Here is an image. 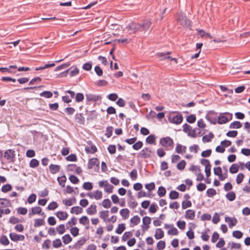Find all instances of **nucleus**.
I'll use <instances>...</instances> for the list:
<instances>
[{
    "instance_id": "nucleus-48",
    "label": "nucleus",
    "mask_w": 250,
    "mask_h": 250,
    "mask_svg": "<svg viewBox=\"0 0 250 250\" xmlns=\"http://www.w3.org/2000/svg\"><path fill=\"white\" fill-rule=\"evenodd\" d=\"M42 97H44L46 98H50L52 97L53 94L49 91H44L40 94Z\"/></svg>"
},
{
    "instance_id": "nucleus-30",
    "label": "nucleus",
    "mask_w": 250,
    "mask_h": 250,
    "mask_svg": "<svg viewBox=\"0 0 250 250\" xmlns=\"http://www.w3.org/2000/svg\"><path fill=\"white\" fill-rule=\"evenodd\" d=\"M98 115V113L96 110H93L90 111L88 116L87 117V120L88 121H92L97 118Z\"/></svg>"
},
{
    "instance_id": "nucleus-64",
    "label": "nucleus",
    "mask_w": 250,
    "mask_h": 250,
    "mask_svg": "<svg viewBox=\"0 0 250 250\" xmlns=\"http://www.w3.org/2000/svg\"><path fill=\"white\" fill-rule=\"evenodd\" d=\"M58 205L57 202L53 201L48 205L47 208L49 210H54L58 207Z\"/></svg>"
},
{
    "instance_id": "nucleus-60",
    "label": "nucleus",
    "mask_w": 250,
    "mask_h": 250,
    "mask_svg": "<svg viewBox=\"0 0 250 250\" xmlns=\"http://www.w3.org/2000/svg\"><path fill=\"white\" fill-rule=\"evenodd\" d=\"M62 245V241L59 238H57L53 241V246L55 248L60 247Z\"/></svg>"
},
{
    "instance_id": "nucleus-58",
    "label": "nucleus",
    "mask_w": 250,
    "mask_h": 250,
    "mask_svg": "<svg viewBox=\"0 0 250 250\" xmlns=\"http://www.w3.org/2000/svg\"><path fill=\"white\" fill-rule=\"evenodd\" d=\"M79 229L77 227H73L70 229V233L74 236H77L79 233Z\"/></svg>"
},
{
    "instance_id": "nucleus-37",
    "label": "nucleus",
    "mask_w": 250,
    "mask_h": 250,
    "mask_svg": "<svg viewBox=\"0 0 250 250\" xmlns=\"http://www.w3.org/2000/svg\"><path fill=\"white\" fill-rule=\"evenodd\" d=\"M45 221L43 219H36L35 220L34 226L35 227H39L40 226L44 225Z\"/></svg>"
},
{
    "instance_id": "nucleus-15",
    "label": "nucleus",
    "mask_w": 250,
    "mask_h": 250,
    "mask_svg": "<svg viewBox=\"0 0 250 250\" xmlns=\"http://www.w3.org/2000/svg\"><path fill=\"white\" fill-rule=\"evenodd\" d=\"M49 169L50 173L54 174L60 171L61 167L58 165L51 164L49 166Z\"/></svg>"
},
{
    "instance_id": "nucleus-38",
    "label": "nucleus",
    "mask_w": 250,
    "mask_h": 250,
    "mask_svg": "<svg viewBox=\"0 0 250 250\" xmlns=\"http://www.w3.org/2000/svg\"><path fill=\"white\" fill-rule=\"evenodd\" d=\"M239 166L236 164H232L229 167V172L231 173H236L239 170Z\"/></svg>"
},
{
    "instance_id": "nucleus-4",
    "label": "nucleus",
    "mask_w": 250,
    "mask_h": 250,
    "mask_svg": "<svg viewBox=\"0 0 250 250\" xmlns=\"http://www.w3.org/2000/svg\"><path fill=\"white\" fill-rule=\"evenodd\" d=\"M100 168V162L96 158H91L89 160L88 163V168H94L95 170H98Z\"/></svg>"
},
{
    "instance_id": "nucleus-7",
    "label": "nucleus",
    "mask_w": 250,
    "mask_h": 250,
    "mask_svg": "<svg viewBox=\"0 0 250 250\" xmlns=\"http://www.w3.org/2000/svg\"><path fill=\"white\" fill-rule=\"evenodd\" d=\"M141 31L146 32L152 29V22L148 20H145L140 23Z\"/></svg>"
},
{
    "instance_id": "nucleus-56",
    "label": "nucleus",
    "mask_w": 250,
    "mask_h": 250,
    "mask_svg": "<svg viewBox=\"0 0 250 250\" xmlns=\"http://www.w3.org/2000/svg\"><path fill=\"white\" fill-rule=\"evenodd\" d=\"M100 217L104 221L106 218L108 216L109 211L108 210L101 211L99 213Z\"/></svg>"
},
{
    "instance_id": "nucleus-28",
    "label": "nucleus",
    "mask_w": 250,
    "mask_h": 250,
    "mask_svg": "<svg viewBox=\"0 0 250 250\" xmlns=\"http://www.w3.org/2000/svg\"><path fill=\"white\" fill-rule=\"evenodd\" d=\"M120 213L124 219H126L129 216V210L126 208H123L120 211Z\"/></svg>"
},
{
    "instance_id": "nucleus-47",
    "label": "nucleus",
    "mask_w": 250,
    "mask_h": 250,
    "mask_svg": "<svg viewBox=\"0 0 250 250\" xmlns=\"http://www.w3.org/2000/svg\"><path fill=\"white\" fill-rule=\"evenodd\" d=\"M84 99V95L82 93H78L76 94L75 101L77 103L82 102Z\"/></svg>"
},
{
    "instance_id": "nucleus-25",
    "label": "nucleus",
    "mask_w": 250,
    "mask_h": 250,
    "mask_svg": "<svg viewBox=\"0 0 250 250\" xmlns=\"http://www.w3.org/2000/svg\"><path fill=\"white\" fill-rule=\"evenodd\" d=\"M69 69V74L71 77L77 75L79 73V69L77 67L72 66Z\"/></svg>"
},
{
    "instance_id": "nucleus-39",
    "label": "nucleus",
    "mask_w": 250,
    "mask_h": 250,
    "mask_svg": "<svg viewBox=\"0 0 250 250\" xmlns=\"http://www.w3.org/2000/svg\"><path fill=\"white\" fill-rule=\"evenodd\" d=\"M141 27L140 23L132 22L133 34L135 33L137 31H141Z\"/></svg>"
},
{
    "instance_id": "nucleus-35",
    "label": "nucleus",
    "mask_w": 250,
    "mask_h": 250,
    "mask_svg": "<svg viewBox=\"0 0 250 250\" xmlns=\"http://www.w3.org/2000/svg\"><path fill=\"white\" fill-rule=\"evenodd\" d=\"M156 138L154 135H149L146 140V142L148 144H153L155 143Z\"/></svg>"
},
{
    "instance_id": "nucleus-24",
    "label": "nucleus",
    "mask_w": 250,
    "mask_h": 250,
    "mask_svg": "<svg viewBox=\"0 0 250 250\" xmlns=\"http://www.w3.org/2000/svg\"><path fill=\"white\" fill-rule=\"evenodd\" d=\"M85 151L87 153L93 154L97 151V149L95 145H91L89 146H86L85 148Z\"/></svg>"
},
{
    "instance_id": "nucleus-6",
    "label": "nucleus",
    "mask_w": 250,
    "mask_h": 250,
    "mask_svg": "<svg viewBox=\"0 0 250 250\" xmlns=\"http://www.w3.org/2000/svg\"><path fill=\"white\" fill-rule=\"evenodd\" d=\"M86 104H89L90 102H97L101 99V97L100 95H97L93 94H86Z\"/></svg>"
},
{
    "instance_id": "nucleus-36",
    "label": "nucleus",
    "mask_w": 250,
    "mask_h": 250,
    "mask_svg": "<svg viewBox=\"0 0 250 250\" xmlns=\"http://www.w3.org/2000/svg\"><path fill=\"white\" fill-rule=\"evenodd\" d=\"M230 128H240L242 127V124L239 121H234L231 123L229 126Z\"/></svg>"
},
{
    "instance_id": "nucleus-2",
    "label": "nucleus",
    "mask_w": 250,
    "mask_h": 250,
    "mask_svg": "<svg viewBox=\"0 0 250 250\" xmlns=\"http://www.w3.org/2000/svg\"><path fill=\"white\" fill-rule=\"evenodd\" d=\"M232 118V114L229 112L220 113L218 117L217 123L222 125L228 123Z\"/></svg>"
},
{
    "instance_id": "nucleus-42",
    "label": "nucleus",
    "mask_w": 250,
    "mask_h": 250,
    "mask_svg": "<svg viewBox=\"0 0 250 250\" xmlns=\"http://www.w3.org/2000/svg\"><path fill=\"white\" fill-rule=\"evenodd\" d=\"M79 222L81 224L85 225H89V221L88 217L86 216H83L79 219Z\"/></svg>"
},
{
    "instance_id": "nucleus-41",
    "label": "nucleus",
    "mask_w": 250,
    "mask_h": 250,
    "mask_svg": "<svg viewBox=\"0 0 250 250\" xmlns=\"http://www.w3.org/2000/svg\"><path fill=\"white\" fill-rule=\"evenodd\" d=\"M57 180L60 186L62 187H64L65 183L66 181V178L65 175L58 177Z\"/></svg>"
},
{
    "instance_id": "nucleus-19",
    "label": "nucleus",
    "mask_w": 250,
    "mask_h": 250,
    "mask_svg": "<svg viewBox=\"0 0 250 250\" xmlns=\"http://www.w3.org/2000/svg\"><path fill=\"white\" fill-rule=\"evenodd\" d=\"M195 211L192 209H188L185 212V218L188 219L193 220L195 218Z\"/></svg>"
},
{
    "instance_id": "nucleus-33",
    "label": "nucleus",
    "mask_w": 250,
    "mask_h": 250,
    "mask_svg": "<svg viewBox=\"0 0 250 250\" xmlns=\"http://www.w3.org/2000/svg\"><path fill=\"white\" fill-rule=\"evenodd\" d=\"M226 197L229 201H233L235 199L236 195L234 192L230 191L226 194Z\"/></svg>"
},
{
    "instance_id": "nucleus-14",
    "label": "nucleus",
    "mask_w": 250,
    "mask_h": 250,
    "mask_svg": "<svg viewBox=\"0 0 250 250\" xmlns=\"http://www.w3.org/2000/svg\"><path fill=\"white\" fill-rule=\"evenodd\" d=\"M42 208L40 207H35L31 208V212L29 213L30 216L31 214H41V215L45 216L44 212H42Z\"/></svg>"
},
{
    "instance_id": "nucleus-27",
    "label": "nucleus",
    "mask_w": 250,
    "mask_h": 250,
    "mask_svg": "<svg viewBox=\"0 0 250 250\" xmlns=\"http://www.w3.org/2000/svg\"><path fill=\"white\" fill-rule=\"evenodd\" d=\"M56 216L61 220H65L68 217L67 213L63 211H59L56 213Z\"/></svg>"
},
{
    "instance_id": "nucleus-54",
    "label": "nucleus",
    "mask_w": 250,
    "mask_h": 250,
    "mask_svg": "<svg viewBox=\"0 0 250 250\" xmlns=\"http://www.w3.org/2000/svg\"><path fill=\"white\" fill-rule=\"evenodd\" d=\"M56 230L60 234H63L65 231L64 225L63 224L60 225L56 228Z\"/></svg>"
},
{
    "instance_id": "nucleus-52",
    "label": "nucleus",
    "mask_w": 250,
    "mask_h": 250,
    "mask_svg": "<svg viewBox=\"0 0 250 250\" xmlns=\"http://www.w3.org/2000/svg\"><path fill=\"white\" fill-rule=\"evenodd\" d=\"M113 130V127L111 126H109L106 127L105 136L107 138H110L112 136Z\"/></svg>"
},
{
    "instance_id": "nucleus-46",
    "label": "nucleus",
    "mask_w": 250,
    "mask_h": 250,
    "mask_svg": "<svg viewBox=\"0 0 250 250\" xmlns=\"http://www.w3.org/2000/svg\"><path fill=\"white\" fill-rule=\"evenodd\" d=\"M125 229V224L123 223L120 224L116 230V232L118 234H121Z\"/></svg>"
},
{
    "instance_id": "nucleus-13",
    "label": "nucleus",
    "mask_w": 250,
    "mask_h": 250,
    "mask_svg": "<svg viewBox=\"0 0 250 250\" xmlns=\"http://www.w3.org/2000/svg\"><path fill=\"white\" fill-rule=\"evenodd\" d=\"M225 220L226 222L229 223V226L230 228H232L233 227L236 225L237 223V220L235 217H230L228 216H226L225 218Z\"/></svg>"
},
{
    "instance_id": "nucleus-49",
    "label": "nucleus",
    "mask_w": 250,
    "mask_h": 250,
    "mask_svg": "<svg viewBox=\"0 0 250 250\" xmlns=\"http://www.w3.org/2000/svg\"><path fill=\"white\" fill-rule=\"evenodd\" d=\"M157 193L160 197H163L166 193V190L164 187L161 186L159 188Z\"/></svg>"
},
{
    "instance_id": "nucleus-61",
    "label": "nucleus",
    "mask_w": 250,
    "mask_h": 250,
    "mask_svg": "<svg viewBox=\"0 0 250 250\" xmlns=\"http://www.w3.org/2000/svg\"><path fill=\"white\" fill-rule=\"evenodd\" d=\"M17 213L19 214L25 215L27 212V209L23 207H20L17 209Z\"/></svg>"
},
{
    "instance_id": "nucleus-62",
    "label": "nucleus",
    "mask_w": 250,
    "mask_h": 250,
    "mask_svg": "<svg viewBox=\"0 0 250 250\" xmlns=\"http://www.w3.org/2000/svg\"><path fill=\"white\" fill-rule=\"evenodd\" d=\"M111 204V201L109 199H105L103 201V206L105 208H109Z\"/></svg>"
},
{
    "instance_id": "nucleus-5",
    "label": "nucleus",
    "mask_w": 250,
    "mask_h": 250,
    "mask_svg": "<svg viewBox=\"0 0 250 250\" xmlns=\"http://www.w3.org/2000/svg\"><path fill=\"white\" fill-rule=\"evenodd\" d=\"M4 157L9 162L14 163L15 158V152L12 149H7L4 153Z\"/></svg>"
},
{
    "instance_id": "nucleus-1",
    "label": "nucleus",
    "mask_w": 250,
    "mask_h": 250,
    "mask_svg": "<svg viewBox=\"0 0 250 250\" xmlns=\"http://www.w3.org/2000/svg\"><path fill=\"white\" fill-rule=\"evenodd\" d=\"M159 143L162 146L165 147L167 150H170L173 147V140L168 136L161 138Z\"/></svg>"
},
{
    "instance_id": "nucleus-17",
    "label": "nucleus",
    "mask_w": 250,
    "mask_h": 250,
    "mask_svg": "<svg viewBox=\"0 0 250 250\" xmlns=\"http://www.w3.org/2000/svg\"><path fill=\"white\" fill-rule=\"evenodd\" d=\"M75 119L76 121L79 124L84 125L85 123V118L81 113L76 114Z\"/></svg>"
},
{
    "instance_id": "nucleus-34",
    "label": "nucleus",
    "mask_w": 250,
    "mask_h": 250,
    "mask_svg": "<svg viewBox=\"0 0 250 250\" xmlns=\"http://www.w3.org/2000/svg\"><path fill=\"white\" fill-rule=\"evenodd\" d=\"M9 241L6 235H3L0 237V243L4 246L9 244Z\"/></svg>"
},
{
    "instance_id": "nucleus-57",
    "label": "nucleus",
    "mask_w": 250,
    "mask_h": 250,
    "mask_svg": "<svg viewBox=\"0 0 250 250\" xmlns=\"http://www.w3.org/2000/svg\"><path fill=\"white\" fill-rule=\"evenodd\" d=\"M132 233L131 231L125 232L122 237V241H126L129 238L132 236Z\"/></svg>"
},
{
    "instance_id": "nucleus-10",
    "label": "nucleus",
    "mask_w": 250,
    "mask_h": 250,
    "mask_svg": "<svg viewBox=\"0 0 250 250\" xmlns=\"http://www.w3.org/2000/svg\"><path fill=\"white\" fill-rule=\"evenodd\" d=\"M183 118L182 115H177L171 117H168V120L170 123L178 125L182 123Z\"/></svg>"
},
{
    "instance_id": "nucleus-59",
    "label": "nucleus",
    "mask_w": 250,
    "mask_h": 250,
    "mask_svg": "<svg viewBox=\"0 0 250 250\" xmlns=\"http://www.w3.org/2000/svg\"><path fill=\"white\" fill-rule=\"evenodd\" d=\"M192 204L191 201L189 200L188 201H184L182 203V208L183 209H185L188 208H189L191 206Z\"/></svg>"
},
{
    "instance_id": "nucleus-45",
    "label": "nucleus",
    "mask_w": 250,
    "mask_h": 250,
    "mask_svg": "<svg viewBox=\"0 0 250 250\" xmlns=\"http://www.w3.org/2000/svg\"><path fill=\"white\" fill-rule=\"evenodd\" d=\"M83 188L87 190H90L93 188L92 183L89 182H84L83 184Z\"/></svg>"
},
{
    "instance_id": "nucleus-8",
    "label": "nucleus",
    "mask_w": 250,
    "mask_h": 250,
    "mask_svg": "<svg viewBox=\"0 0 250 250\" xmlns=\"http://www.w3.org/2000/svg\"><path fill=\"white\" fill-rule=\"evenodd\" d=\"M151 153V150L148 147H145L138 154V157L144 159L150 157Z\"/></svg>"
},
{
    "instance_id": "nucleus-22",
    "label": "nucleus",
    "mask_w": 250,
    "mask_h": 250,
    "mask_svg": "<svg viewBox=\"0 0 250 250\" xmlns=\"http://www.w3.org/2000/svg\"><path fill=\"white\" fill-rule=\"evenodd\" d=\"M214 137V134L211 132H210L208 135L203 136L202 141L204 143L209 142Z\"/></svg>"
},
{
    "instance_id": "nucleus-29",
    "label": "nucleus",
    "mask_w": 250,
    "mask_h": 250,
    "mask_svg": "<svg viewBox=\"0 0 250 250\" xmlns=\"http://www.w3.org/2000/svg\"><path fill=\"white\" fill-rule=\"evenodd\" d=\"M62 239L63 243L65 245L70 243L72 241V238L69 234H66L63 235L62 237Z\"/></svg>"
},
{
    "instance_id": "nucleus-40",
    "label": "nucleus",
    "mask_w": 250,
    "mask_h": 250,
    "mask_svg": "<svg viewBox=\"0 0 250 250\" xmlns=\"http://www.w3.org/2000/svg\"><path fill=\"white\" fill-rule=\"evenodd\" d=\"M39 161L36 159H32L29 163V167L31 168H35L39 166Z\"/></svg>"
},
{
    "instance_id": "nucleus-20",
    "label": "nucleus",
    "mask_w": 250,
    "mask_h": 250,
    "mask_svg": "<svg viewBox=\"0 0 250 250\" xmlns=\"http://www.w3.org/2000/svg\"><path fill=\"white\" fill-rule=\"evenodd\" d=\"M164 236V232L161 228L156 229L154 235L155 238L158 240L162 238Z\"/></svg>"
},
{
    "instance_id": "nucleus-31",
    "label": "nucleus",
    "mask_w": 250,
    "mask_h": 250,
    "mask_svg": "<svg viewBox=\"0 0 250 250\" xmlns=\"http://www.w3.org/2000/svg\"><path fill=\"white\" fill-rule=\"evenodd\" d=\"M17 67L16 65H12L9 66V68L6 67H0V71L2 73L7 72L9 73H12L13 72L11 71V68L16 69Z\"/></svg>"
},
{
    "instance_id": "nucleus-12",
    "label": "nucleus",
    "mask_w": 250,
    "mask_h": 250,
    "mask_svg": "<svg viewBox=\"0 0 250 250\" xmlns=\"http://www.w3.org/2000/svg\"><path fill=\"white\" fill-rule=\"evenodd\" d=\"M215 112L213 111H210L208 112V114L206 115V119L211 124H212L213 125H215L217 121L215 118L213 117V116L214 114H216Z\"/></svg>"
},
{
    "instance_id": "nucleus-50",
    "label": "nucleus",
    "mask_w": 250,
    "mask_h": 250,
    "mask_svg": "<svg viewBox=\"0 0 250 250\" xmlns=\"http://www.w3.org/2000/svg\"><path fill=\"white\" fill-rule=\"evenodd\" d=\"M12 189V186L9 184H6L3 186L1 188V191L3 193H6Z\"/></svg>"
},
{
    "instance_id": "nucleus-18",
    "label": "nucleus",
    "mask_w": 250,
    "mask_h": 250,
    "mask_svg": "<svg viewBox=\"0 0 250 250\" xmlns=\"http://www.w3.org/2000/svg\"><path fill=\"white\" fill-rule=\"evenodd\" d=\"M11 206V204L9 200L5 198L0 199V208H6Z\"/></svg>"
},
{
    "instance_id": "nucleus-21",
    "label": "nucleus",
    "mask_w": 250,
    "mask_h": 250,
    "mask_svg": "<svg viewBox=\"0 0 250 250\" xmlns=\"http://www.w3.org/2000/svg\"><path fill=\"white\" fill-rule=\"evenodd\" d=\"M140 218L138 215L134 216L130 220L131 223L130 227H132L137 225L140 222Z\"/></svg>"
},
{
    "instance_id": "nucleus-43",
    "label": "nucleus",
    "mask_w": 250,
    "mask_h": 250,
    "mask_svg": "<svg viewBox=\"0 0 250 250\" xmlns=\"http://www.w3.org/2000/svg\"><path fill=\"white\" fill-rule=\"evenodd\" d=\"M179 193L175 190H172L169 194V197L170 199L174 200L178 198Z\"/></svg>"
},
{
    "instance_id": "nucleus-32",
    "label": "nucleus",
    "mask_w": 250,
    "mask_h": 250,
    "mask_svg": "<svg viewBox=\"0 0 250 250\" xmlns=\"http://www.w3.org/2000/svg\"><path fill=\"white\" fill-rule=\"evenodd\" d=\"M83 208L79 206H75L71 208L70 212L71 213H76V214H78L81 213L83 212Z\"/></svg>"
},
{
    "instance_id": "nucleus-16",
    "label": "nucleus",
    "mask_w": 250,
    "mask_h": 250,
    "mask_svg": "<svg viewBox=\"0 0 250 250\" xmlns=\"http://www.w3.org/2000/svg\"><path fill=\"white\" fill-rule=\"evenodd\" d=\"M86 241V239L84 237H82L73 246V249H80Z\"/></svg>"
},
{
    "instance_id": "nucleus-44",
    "label": "nucleus",
    "mask_w": 250,
    "mask_h": 250,
    "mask_svg": "<svg viewBox=\"0 0 250 250\" xmlns=\"http://www.w3.org/2000/svg\"><path fill=\"white\" fill-rule=\"evenodd\" d=\"M143 146V143L141 141H138L136 143H134L132 146V148L136 150H138L141 148Z\"/></svg>"
},
{
    "instance_id": "nucleus-26",
    "label": "nucleus",
    "mask_w": 250,
    "mask_h": 250,
    "mask_svg": "<svg viewBox=\"0 0 250 250\" xmlns=\"http://www.w3.org/2000/svg\"><path fill=\"white\" fill-rule=\"evenodd\" d=\"M97 206L96 205H91L86 209L87 213L89 215L95 214L97 212Z\"/></svg>"
},
{
    "instance_id": "nucleus-3",
    "label": "nucleus",
    "mask_w": 250,
    "mask_h": 250,
    "mask_svg": "<svg viewBox=\"0 0 250 250\" xmlns=\"http://www.w3.org/2000/svg\"><path fill=\"white\" fill-rule=\"evenodd\" d=\"M177 21L181 25L191 29L190 21L182 13L178 14Z\"/></svg>"
},
{
    "instance_id": "nucleus-9",
    "label": "nucleus",
    "mask_w": 250,
    "mask_h": 250,
    "mask_svg": "<svg viewBox=\"0 0 250 250\" xmlns=\"http://www.w3.org/2000/svg\"><path fill=\"white\" fill-rule=\"evenodd\" d=\"M151 218L148 216H145L143 218V225L142 229L144 232L148 230L149 228V225L151 223Z\"/></svg>"
},
{
    "instance_id": "nucleus-63",
    "label": "nucleus",
    "mask_w": 250,
    "mask_h": 250,
    "mask_svg": "<svg viewBox=\"0 0 250 250\" xmlns=\"http://www.w3.org/2000/svg\"><path fill=\"white\" fill-rule=\"evenodd\" d=\"M137 171L136 169H133L130 173V177L132 180H135L137 178Z\"/></svg>"
},
{
    "instance_id": "nucleus-11",
    "label": "nucleus",
    "mask_w": 250,
    "mask_h": 250,
    "mask_svg": "<svg viewBox=\"0 0 250 250\" xmlns=\"http://www.w3.org/2000/svg\"><path fill=\"white\" fill-rule=\"evenodd\" d=\"M9 237L11 240L13 241H23L25 237L23 235L18 234L16 233H10Z\"/></svg>"
},
{
    "instance_id": "nucleus-53",
    "label": "nucleus",
    "mask_w": 250,
    "mask_h": 250,
    "mask_svg": "<svg viewBox=\"0 0 250 250\" xmlns=\"http://www.w3.org/2000/svg\"><path fill=\"white\" fill-rule=\"evenodd\" d=\"M186 165V161L185 160H182L177 165V168L180 170H183L184 169Z\"/></svg>"
},
{
    "instance_id": "nucleus-23",
    "label": "nucleus",
    "mask_w": 250,
    "mask_h": 250,
    "mask_svg": "<svg viewBox=\"0 0 250 250\" xmlns=\"http://www.w3.org/2000/svg\"><path fill=\"white\" fill-rule=\"evenodd\" d=\"M186 146L177 144L175 148V151L179 154H182L183 152H186Z\"/></svg>"
},
{
    "instance_id": "nucleus-51",
    "label": "nucleus",
    "mask_w": 250,
    "mask_h": 250,
    "mask_svg": "<svg viewBox=\"0 0 250 250\" xmlns=\"http://www.w3.org/2000/svg\"><path fill=\"white\" fill-rule=\"evenodd\" d=\"M113 188L114 187L112 185L109 184L108 183L104 185V191L106 192L112 193L113 192Z\"/></svg>"
},
{
    "instance_id": "nucleus-55",
    "label": "nucleus",
    "mask_w": 250,
    "mask_h": 250,
    "mask_svg": "<svg viewBox=\"0 0 250 250\" xmlns=\"http://www.w3.org/2000/svg\"><path fill=\"white\" fill-rule=\"evenodd\" d=\"M94 198L96 200H100L103 197V193L101 191L97 190L93 193Z\"/></svg>"
}]
</instances>
